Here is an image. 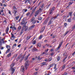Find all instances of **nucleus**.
I'll list each match as a JSON object with an SVG mask.
<instances>
[{
	"label": "nucleus",
	"instance_id": "nucleus-15",
	"mask_svg": "<svg viewBox=\"0 0 75 75\" xmlns=\"http://www.w3.org/2000/svg\"><path fill=\"white\" fill-rule=\"evenodd\" d=\"M45 26H43L42 29L40 31V33H42V32H43L44 31V30H45Z\"/></svg>",
	"mask_w": 75,
	"mask_h": 75
},
{
	"label": "nucleus",
	"instance_id": "nucleus-18",
	"mask_svg": "<svg viewBox=\"0 0 75 75\" xmlns=\"http://www.w3.org/2000/svg\"><path fill=\"white\" fill-rule=\"evenodd\" d=\"M65 68V64H64L62 68L61 69V71H63V69H64Z\"/></svg>",
	"mask_w": 75,
	"mask_h": 75
},
{
	"label": "nucleus",
	"instance_id": "nucleus-48",
	"mask_svg": "<svg viewBox=\"0 0 75 75\" xmlns=\"http://www.w3.org/2000/svg\"><path fill=\"white\" fill-rule=\"evenodd\" d=\"M35 43H36V41L35 40L33 42V44H35Z\"/></svg>",
	"mask_w": 75,
	"mask_h": 75
},
{
	"label": "nucleus",
	"instance_id": "nucleus-60",
	"mask_svg": "<svg viewBox=\"0 0 75 75\" xmlns=\"http://www.w3.org/2000/svg\"><path fill=\"white\" fill-rule=\"evenodd\" d=\"M67 74L68 73H67V72H65L64 73V74L65 75H67Z\"/></svg>",
	"mask_w": 75,
	"mask_h": 75
},
{
	"label": "nucleus",
	"instance_id": "nucleus-5",
	"mask_svg": "<svg viewBox=\"0 0 75 75\" xmlns=\"http://www.w3.org/2000/svg\"><path fill=\"white\" fill-rule=\"evenodd\" d=\"M59 16V13H57L56 16H55L53 17L52 18H51L50 21H52V20L53 18H54V19H56L57 18H58V16Z\"/></svg>",
	"mask_w": 75,
	"mask_h": 75
},
{
	"label": "nucleus",
	"instance_id": "nucleus-56",
	"mask_svg": "<svg viewBox=\"0 0 75 75\" xmlns=\"http://www.w3.org/2000/svg\"><path fill=\"white\" fill-rule=\"evenodd\" d=\"M44 6V4H42V6H41V8H43Z\"/></svg>",
	"mask_w": 75,
	"mask_h": 75
},
{
	"label": "nucleus",
	"instance_id": "nucleus-63",
	"mask_svg": "<svg viewBox=\"0 0 75 75\" xmlns=\"http://www.w3.org/2000/svg\"><path fill=\"white\" fill-rule=\"evenodd\" d=\"M54 55V53H52L51 54V56H53Z\"/></svg>",
	"mask_w": 75,
	"mask_h": 75
},
{
	"label": "nucleus",
	"instance_id": "nucleus-47",
	"mask_svg": "<svg viewBox=\"0 0 75 75\" xmlns=\"http://www.w3.org/2000/svg\"><path fill=\"white\" fill-rule=\"evenodd\" d=\"M40 12V11H38H38H37L36 12V13L38 14H39Z\"/></svg>",
	"mask_w": 75,
	"mask_h": 75
},
{
	"label": "nucleus",
	"instance_id": "nucleus-1",
	"mask_svg": "<svg viewBox=\"0 0 75 75\" xmlns=\"http://www.w3.org/2000/svg\"><path fill=\"white\" fill-rule=\"evenodd\" d=\"M27 23V22H25L24 21H23L21 23V25H23V26L22 27V30L20 33V35H21L22 34H23V33L25 29V31H27V30H28V26H26V24Z\"/></svg>",
	"mask_w": 75,
	"mask_h": 75
},
{
	"label": "nucleus",
	"instance_id": "nucleus-45",
	"mask_svg": "<svg viewBox=\"0 0 75 75\" xmlns=\"http://www.w3.org/2000/svg\"><path fill=\"white\" fill-rule=\"evenodd\" d=\"M30 14V12H28L26 13V15L27 16H29Z\"/></svg>",
	"mask_w": 75,
	"mask_h": 75
},
{
	"label": "nucleus",
	"instance_id": "nucleus-24",
	"mask_svg": "<svg viewBox=\"0 0 75 75\" xmlns=\"http://www.w3.org/2000/svg\"><path fill=\"white\" fill-rule=\"evenodd\" d=\"M67 57L68 56H65L63 60V62H64V61H65V59H66L67 58Z\"/></svg>",
	"mask_w": 75,
	"mask_h": 75
},
{
	"label": "nucleus",
	"instance_id": "nucleus-31",
	"mask_svg": "<svg viewBox=\"0 0 75 75\" xmlns=\"http://www.w3.org/2000/svg\"><path fill=\"white\" fill-rule=\"evenodd\" d=\"M41 44L39 43L37 44V46H38V47H41Z\"/></svg>",
	"mask_w": 75,
	"mask_h": 75
},
{
	"label": "nucleus",
	"instance_id": "nucleus-7",
	"mask_svg": "<svg viewBox=\"0 0 75 75\" xmlns=\"http://www.w3.org/2000/svg\"><path fill=\"white\" fill-rule=\"evenodd\" d=\"M21 58V59L20 61V62H21V61H23V60L24 59V56L21 57V55L19 56L18 57V59H20Z\"/></svg>",
	"mask_w": 75,
	"mask_h": 75
},
{
	"label": "nucleus",
	"instance_id": "nucleus-27",
	"mask_svg": "<svg viewBox=\"0 0 75 75\" xmlns=\"http://www.w3.org/2000/svg\"><path fill=\"white\" fill-rule=\"evenodd\" d=\"M11 35L12 36L11 37H12V38H16V37L15 36H14V34H13V33H11Z\"/></svg>",
	"mask_w": 75,
	"mask_h": 75
},
{
	"label": "nucleus",
	"instance_id": "nucleus-26",
	"mask_svg": "<svg viewBox=\"0 0 75 75\" xmlns=\"http://www.w3.org/2000/svg\"><path fill=\"white\" fill-rule=\"evenodd\" d=\"M11 53L7 55V57H8V58H9V57H11Z\"/></svg>",
	"mask_w": 75,
	"mask_h": 75
},
{
	"label": "nucleus",
	"instance_id": "nucleus-44",
	"mask_svg": "<svg viewBox=\"0 0 75 75\" xmlns=\"http://www.w3.org/2000/svg\"><path fill=\"white\" fill-rule=\"evenodd\" d=\"M32 0H29L28 1V3H32Z\"/></svg>",
	"mask_w": 75,
	"mask_h": 75
},
{
	"label": "nucleus",
	"instance_id": "nucleus-19",
	"mask_svg": "<svg viewBox=\"0 0 75 75\" xmlns=\"http://www.w3.org/2000/svg\"><path fill=\"white\" fill-rule=\"evenodd\" d=\"M73 3H74L73 1H70L69 3V6H71V4H72Z\"/></svg>",
	"mask_w": 75,
	"mask_h": 75
},
{
	"label": "nucleus",
	"instance_id": "nucleus-35",
	"mask_svg": "<svg viewBox=\"0 0 75 75\" xmlns=\"http://www.w3.org/2000/svg\"><path fill=\"white\" fill-rule=\"evenodd\" d=\"M38 20H42V17L38 18Z\"/></svg>",
	"mask_w": 75,
	"mask_h": 75
},
{
	"label": "nucleus",
	"instance_id": "nucleus-62",
	"mask_svg": "<svg viewBox=\"0 0 75 75\" xmlns=\"http://www.w3.org/2000/svg\"><path fill=\"white\" fill-rule=\"evenodd\" d=\"M75 26H73V27H72V29H73V30H74V29H75Z\"/></svg>",
	"mask_w": 75,
	"mask_h": 75
},
{
	"label": "nucleus",
	"instance_id": "nucleus-53",
	"mask_svg": "<svg viewBox=\"0 0 75 75\" xmlns=\"http://www.w3.org/2000/svg\"><path fill=\"white\" fill-rule=\"evenodd\" d=\"M51 6V4H50L48 6H46L47 8H48V7H49V6Z\"/></svg>",
	"mask_w": 75,
	"mask_h": 75
},
{
	"label": "nucleus",
	"instance_id": "nucleus-10",
	"mask_svg": "<svg viewBox=\"0 0 75 75\" xmlns=\"http://www.w3.org/2000/svg\"><path fill=\"white\" fill-rule=\"evenodd\" d=\"M53 64H51L50 65H49L47 67V69H50L51 68V67H53Z\"/></svg>",
	"mask_w": 75,
	"mask_h": 75
},
{
	"label": "nucleus",
	"instance_id": "nucleus-6",
	"mask_svg": "<svg viewBox=\"0 0 75 75\" xmlns=\"http://www.w3.org/2000/svg\"><path fill=\"white\" fill-rule=\"evenodd\" d=\"M31 22H32V24H34L36 23V21L35 20V18H33L32 19L30 20Z\"/></svg>",
	"mask_w": 75,
	"mask_h": 75
},
{
	"label": "nucleus",
	"instance_id": "nucleus-43",
	"mask_svg": "<svg viewBox=\"0 0 75 75\" xmlns=\"http://www.w3.org/2000/svg\"><path fill=\"white\" fill-rule=\"evenodd\" d=\"M19 16H18L16 17L15 18L16 19V20H17L18 18H19Z\"/></svg>",
	"mask_w": 75,
	"mask_h": 75
},
{
	"label": "nucleus",
	"instance_id": "nucleus-64",
	"mask_svg": "<svg viewBox=\"0 0 75 75\" xmlns=\"http://www.w3.org/2000/svg\"><path fill=\"white\" fill-rule=\"evenodd\" d=\"M71 69H75V67H73L71 68Z\"/></svg>",
	"mask_w": 75,
	"mask_h": 75
},
{
	"label": "nucleus",
	"instance_id": "nucleus-52",
	"mask_svg": "<svg viewBox=\"0 0 75 75\" xmlns=\"http://www.w3.org/2000/svg\"><path fill=\"white\" fill-rule=\"evenodd\" d=\"M45 54V55H47V54H48L46 52L45 53V52H43V54Z\"/></svg>",
	"mask_w": 75,
	"mask_h": 75
},
{
	"label": "nucleus",
	"instance_id": "nucleus-29",
	"mask_svg": "<svg viewBox=\"0 0 75 75\" xmlns=\"http://www.w3.org/2000/svg\"><path fill=\"white\" fill-rule=\"evenodd\" d=\"M31 38V36H28L27 38H26V40H28L29 38Z\"/></svg>",
	"mask_w": 75,
	"mask_h": 75
},
{
	"label": "nucleus",
	"instance_id": "nucleus-42",
	"mask_svg": "<svg viewBox=\"0 0 75 75\" xmlns=\"http://www.w3.org/2000/svg\"><path fill=\"white\" fill-rule=\"evenodd\" d=\"M48 61H49V62H50L51 61V60H52V58L51 57H50L49 59H48Z\"/></svg>",
	"mask_w": 75,
	"mask_h": 75
},
{
	"label": "nucleus",
	"instance_id": "nucleus-41",
	"mask_svg": "<svg viewBox=\"0 0 75 75\" xmlns=\"http://www.w3.org/2000/svg\"><path fill=\"white\" fill-rule=\"evenodd\" d=\"M42 65H46V62H43L42 64Z\"/></svg>",
	"mask_w": 75,
	"mask_h": 75
},
{
	"label": "nucleus",
	"instance_id": "nucleus-30",
	"mask_svg": "<svg viewBox=\"0 0 75 75\" xmlns=\"http://www.w3.org/2000/svg\"><path fill=\"white\" fill-rule=\"evenodd\" d=\"M51 10H52V11H54V10H55V7H53L51 9Z\"/></svg>",
	"mask_w": 75,
	"mask_h": 75
},
{
	"label": "nucleus",
	"instance_id": "nucleus-11",
	"mask_svg": "<svg viewBox=\"0 0 75 75\" xmlns=\"http://www.w3.org/2000/svg\"><path fill=\"white\" fill-rule=\"evenodd\" d=\"M10 28H12L13 31H14V30H16V27H14V26H13H13H11L10 27Z\"/></svg>",
	"mask_w": 75,
	"mask_h": 75
},
{
	"label": "nucleus",
	"instance_id": "nucleus-40",
	"mask_svg": "<svg viewBox=\"0 0 75 75\" xmlns=\"http://www.w3.org/2000/svg\"><path fill=\"white\" fill-rule=\"evenodd\" d=\"M71 18H70L68 19L67 21L68 22H69V23H70V22H71Z\"/></svg>",
	"mask_w": 75,
	"mask_h": 75
},
{
	"label": "nucleus",
	"instance_id": "nucleus-21",
	"mask_svg": "<svg viewBox=\"0 0 75 75\" xmlns=\"http://www.w3.org/2000/svg\"><path fill=\"white\" fill-rule=\"evenodd\" d=\"M69 32V31H67L64 34V36H66V35Z\"/></svg>",
	"mask_w": 75,
	"mask_h": 75
},
{
	"label": "nucleus",
	"instance_id": "nucleus-12",
	"mask_svg": "<svg viewBox=\"0 0 75 75\" xmlns=\"http://www.w3.org/2000/svg\"><path fill=\"white\" fill-rule=\"evenodd\" d=\"M49 19L48 18H47L44 21L43 23V24H45L47 23V21L49 20Z\"/></svg>",
	"mask_w": 75,
	"mask_h": 75
},
{
	"label": "nucleus",
	"instance_id": "nucleus-2",
	"mask_svg": "<svg viewBox=\"0 0 75 75\" xmlns=\"http://www.w3.org/2000/svg\"><path fill=\"white\" fill-rule=\"evenodd\" d=\"M15 65V64L14 63H13L11 65V75H13V74H14V72L15 71V69H14L13 68V67Z\"/></svg>",
	"mask_w": 75,
	"mask_h": 75
},
{
	"label": "nucleus",
	"instance_id": "nucleus-61",
	"mask_svg": "<svg viewBox=\"0 0 75 75\" xmlns=\"http://www.w3.org/2000/svg\"><path fill=\"white\" fill-rule=\"evenodd\" d=\"M36 1H36V0H35L33 2V4H34L35 3V2H36Z\"/></svg>",
	"mask_w": 75,
	"mask_h": 75
},
{
	"label": "nucleus",
	"instance_id": "nucleus-54",
	"mask_svg": "<svg viewBox=\"0 0 75 75\" xmlns=\"http://www.w3.org/2000/svg\"><path fill=\"white\" fill-rule=\"evenodd\" d=\"M8 47H9V48H10V45H7L6 46L7 48H8Z\"/></svg>",
	"mask_w": 75,
	"mask_h": 75
},
{
	"label": "nucleus",
	"instance_id": "nucleus-34",
	"mask_svg": "<svg viewBox=\"0 0 75 75\" xmlns=\"http://www.w3.org/2000/svg\"><path fill=\"white\" fill-rule=\"evenodd\" d=\"M72 12H71L69 13V14L70 16H72Z\"/></svg>",
	"mask_w": 75,
	"mask_h": 75
},
{
	"label": "nucleus",
	"instance_id": "nucleus-25",
	"mask_svg": "<svg viewBox=\"0 0 75 75\" xmlns=\"http://www.w3.org/2000/svg\"><path fill=\"white\" fill-rule=\"evenodd\" d=\"M56 66H57V64H55L54 67V69H55V70H54V71H56L57 70V67H56Z\"/></svg>",
	"mask_w": 75,
	"mask_h": 75
},
{
	"label": "nucleus",
	"instance_id": "nucleus-9",
	"mask_svg": "<svg viewBox=\"0 0 75 75\" xmlns=\"http://www.w3.org/2000/svg\"><path fill=\"white\" fill-rule=\"evenodd\" d=\"M62 44V42H61L60 44H59V46L57 48V50H59V48H60L61 47Z\"/></svg>",
	"mask_w": 75,
	"mask_h": 75
},
{
	"label": "nucleus",
	"instance_id": "nucleus-3",
	"mask_svg": "<svg viewBox=\"0 0 75 75\" xmlns=\"http://www.w3.org/2000/svg\"><path fill=\"white\" fill-rule=\"evenodd\" d=\"M24 67L25 68V70H27V69L28 68V67H29V62L28 60H27L26 61Z\"/></svg>",
	"mask_w": 75,
	"mask_h": 75
},
{
	"label": "nucleus",
	"instance_id": "nucleus-39",
	"mask_svg": "<svg viewBox=\"0 0 75 75\" xmlns=\"http://www.w3.org/2000/svg\"><path fill=\"white\" fill-rule=\"evenodd\" d=\"M15 47H16V46H17V45L16 44H15L13 45L12 47L13 49H14V47H15Z\"/></svg>",
	"mask_w": 75,
	"mask_h": 75
},
{
	"label": "nucleus",
	"instance_id": "nucleus-23",
	"mask_svg": "<svg viewBox=\"0 0 75 75\" xmlns=\"http://www.w3.org/2000/svg\"><path fill=\"white\" fill-rule=\"evenodd\" d=\"M2 47V42H1V40H0V48Z\"/></svg>",
	"mask_w": 75,
	"mask_h": 75
},
{
	"label": "nucleus",
	"instance_id": "nucleus-46",
	"mask_svg": "<svg viewBox=\"0 0 75 75\" xmlns=\"http://www.w3.org/2000/svg\"><path fill=\"white\" fill-rule=\"evenodd\" d=\"M57 59L58 61H59V59H60V57H58L57 58Z\"/></svg>",
	"mask_w": 75,
	"mask_h": 75
},
{
	"label": "nucleus",
	"instance_id": "nucleus-57",
	"mask_svg": "<svg viewBox=\"0 0 75 75\" xmlns=\"http://www.w3.org/2000/svg\"><path fill=\"white\" fill-rule=\"evenodd\" d=\"M45 61H46V62H47V61H48V59H45Z\"/></svg>",
	"mask_w": 75,
	"mask_h": 75
},
{
	"label": "nucleus",
	"instance_id": "nucleus-4",
	"mask_svg": "<svg viewBox=\"0 0 75 75\" xmlns=\"http://www.w3.org/2000/svg\"><path fill=\"white\" fill-rule=\"evenodd\" d=\"M13 13H14V15H16V13H17V8H16V7L15 6H13Z\"/></svg>",
	"mask_w": 75,
	"mask_h": 75
},
{
	"label": "nucleus",
	"instance_id": "nucleus-49",
	"mask_svg": "<svg viewBox=\"0 0 75 75\" xmlns=\"http://www.w3.org/2000/svg\"><path fill=\"white\" fill-rule=\"evenodd\" d=\"M4 23L5 24H6L7 23V21L6 20H5L4 21Z\"/></svg>",
	"mask_w": 75,
	"mask_h": 75
},
{
	"label": "nucleus",
	"instance_id": "nucleus-20",
	"mask_svg": "<svg viewBox=\"0 0 75 75\" xmlns=\"http://www.w3.org/2000/svg\"><path fill=\"white\" fill-rule=\"evenodd\" d=\"M32 51L34 52V51H37V49L36 48H33L32 50Z\"/></svg>",
	"mask_w": 75,
	"mask_h": 75
},
{
	"label": "nucleus",
	"instance_id": "nucleus-38",
	"mask_svg": "<svg viewBox=\"0 0 75 75\" xmlns=\"http://www.w3.org/2000/svg\"><path fill=\"white\" fill-rule=\"evenodd\" d=\"M52 21H50L48 23V25H50V24H51V23H52Z\"/></svg>",
	"mask_w": 75,
	"mask_h": 75
},
{
	"label": "nucleus",
	"instance_id": "nucleus-33",
	"mask_svg": "<svg viewBox=\"0 0 75 75\" xmlns=\"http://www.w3.org/2000/svg\"><path fill=\"white\" fill-rule=\"evenodd\" d=\"M37 59H38V60H41V59H42V58H41L40 57L38 56Z\"/></svg>",
	"mask_w": 75,
	"mask_h": 75
},
{
	"label": "nucleus",
	"instance_id": "nucleus-13",
	"mask_svg": "<svg viewBox=\"0 0 75 75\" xmlns=\"http://www.w3.org/2000/svg\"><path fill=\"white\" fill-rule=\"evenodd\" d=\"M30 54H28V55H27V56H26L25 57V59H24V60L25 61H26V60H27V59L28 58V57H29L30 56Z\"/></svg>",
	"mask_w": 75,
	"mask_h": 75
},
{
	"label": "nucleus",
	"instance_id": "nucleus-59",
	"mask_svg": "<svg viewBox=\"0 0 75 75\" xmlns=\"http://www.w3.org/2000/svg\"><path fill=\"white\" fill-rule=\"evenodd\" d=\"M56 41V39L54 40L53 42V43H54V42H55Z\"/></svg>",
	"mask_w": 75,
	"mask_h": 75
},
{
	"label": "nucleus",
	"instance_id": "nucleus-22",
	"mask_svg": "<svg viewBox=\"0 0 75 75\" xmlns=\"http://www.w3.org/2000/svg\"><path fill=\"white\" fill-rule=\"evenodd\" d=\"M27 11V9H23V13L24 14L25 12Z\"/></svg>",
	"mask_w": 75,
	"mask_h": 75
},
{
	"label": "nucleus",
	"instance_id": "nucleus-37",
	"mask_svg": "<svg viewBox=\"0 0 75 75\" xmlns=\"http://www.w3.org/2000/svg\"><path fill=\"white\" fill-rule=\"evenodd\" d=\"M53 11L52 10H50V12H49L50 14H52V13L53 12Z\"/></svg>",
	"mask_w": 75,
	"mask_h": 75
},
{
	"label": "nucleus",
	"instance_id": "nucleus-16",
	"mask_svg": "<svg viewBox=\"0 0 75 75\" xmlns=\"http://www.w3.org/2000/svg\"><path fill=\"white\" fill-rule=\"evenodd\" d=\"M35 25H32L30 27H29V29L32 30V28H34V27H35Z\"/></svg>",
	"mask_w": 75,
	"mask_h": 75
},
{
	"label": "nucleus",
	"instance_id": "nucleus-50",
	"mask_svg": "<svg viewBox=\"0 0 75 75\" xmlns=\"http://www.w3.org/2000/svg\"><path fill=\"white\" fill-rule=\"evenodd\" d=\"M2 41L3 42V44H4V38H3L2 39Z\"/></svg>",
	"mask_w": 75,
	"mask_h": 75
},
{
	"label": "nucleus",
	"instance_id": "nucleus-51",
	"mask_svg": "<svg viewBox=\"0 0 75 75\" xmlns=\"http://www.w3.org/2000/svg\"><path fill=\"white\" fill-rule=\"evenodd\" d=\"M38 14L37 13H35V17H37V15H38Z\"/></svg>",
	"mask_w": 75,
	"mask_h": 75
},
{
	"label": "nucleus",
	"instance_id": "nucleus-17",
	"mask_svg": "<svg viewBox=\"0 0 75 75\" xmlns=\"http://www.w3.org/2000/svg\"><path fill=\"white\" fill-rule=\"evenodd\" d=\"M8 30H9V28H8V27H7V28L6 30V33H8Z\"/></svg>",
	"mask_w": 75,
	"mask_h": 75
},
{
	"label": "nucleus",
	"instance_id": "nucleus-36",
	"mask_svg": "<svg viewBox=\"0 0 75 75\" xmlns=\"http://www.w3.org/2000/svg\"><path fill=\"white\" fill-rule=\"evenodd\" d=\"M42 35H40L39 37V39H40H40H41V38H42Z\"/></svg>",
	"mask_w": 75,
	"mask_h": 75
},
{
	"label": "nucleus",
	"instance_id": "nucleus-32",
	"mask_svg": "<svg viewBox=\"0 0 75 75\" xmlns=\"http://www.w3.org/2000/svg\"><path fill=\"white\" fill-rule=\"evenodd\" d=\"M63 55V56H65V57H66V56H68V55H67V53L65 52H64V53Z\"/></svg>",
	"mask_w": 75,
	"mask_h": 75
},
{
	"label": "nucleus",
	"instance_id": "nucleus-14",
	"mask_svg": "<svg viewBox=\"0 0 75 75\" xmlns=\"http://www.w3.org/2000/svg\"><path fill=\"white\" fill-rule=\"evenodd\" d=\"M37 8V6H35L34 8L32 10V13H35V11Z\"/></svg>",
	"mask_w": 75,
	"mask_h": 75
},
{
	"label": "nucleus",
	"instance_id": "nucleus-28",
	"mask_svg": "<svg viewBox=\"0 0 75 75\" xmlns=\"http://www.w3.org/2000/svg\"><path fill=\"white\" fill-rule=\"evenodd\" d=\"M10 50V48L8 49L6 51V54H7V53H8V52H9Z\"/></svg>",
	"mask_w": 75,
	"mask_h": 75
},
{
	"label": "nucleus",
	"instance_id": "nucleus-8",
	"mask_svg": "<svg viewBox=\"0 0 75 75\" xmlns=\"http://www.w3.org/2000/svg\"><path fill=\"white\" fill-rule=\"evenodd\" d=\"M25 68L23 66H22L21 69V71L23 72V73L25 72Z\"/></svg>",
	"mask_w": 75,
	"mask_h": 75
},
{
	"label": "nucleus",
	"instance_id": "nucleus-58",
	"mask_svg": "<svg viewBox=\"0 0 75 75\" xmlns=\"http://www.w3.org/2000/svg\"><path fill=\"white\" fill-rule=\"evenodd\" d=\"M64 25H65V27H67V23H64Z\"/></svg>",
	"mask_w": 75,
	"mask_h": 75
},
{
	"label": "nucleus",
	"instance_id": "nucleus-55",
	"mask_svg": "<svg viewBox=\"0 0 75 75\" xmlns=\"http://www.w3.org/2000/svg\"><path fill=\"white\" fill-rule=\"evenodd\" d=\"M21 28V26H19L18 27V29H19V30H20Z\"/></svg>",
	"mask_w": 75,
	"mask_h": 75
}]
</instances>
